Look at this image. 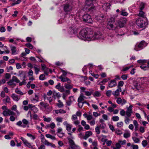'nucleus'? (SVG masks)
<instances>
[{
  "label": "nucleus",
  "mask_w": 149,
  "mask_h": 149,
  "mask_svg": "<svg viewBox=\"0 0 149 149\" xmlns=\"http://www.w3.org/2000/svg\"><path fill=\"white\" fill-rule=\"evenodd\" d=\"M15 92L21 95H23L24 94L18 88H17L15 89Z\"/></svg>",
  "instance_id": "42"
},
{
  "label": "nucleus",
  "mask_w": 149,
  "mask_h": 149,
  "mask_svg": "<svg viewBox=\"0 0 149 149\" xmlns=\"http://www.w3.org/2000/svg\"><path fill=\"white\" fill-rule=\"evenodd\" d=\"M115 19L113 17H111L107 25V28L109 30H113L114 27V24H115Z\"/></svg>",
  "instance_id": "8"
},
{
  "label": "nucleus",
  "mask_w": 149,
  "mask_h": 149,
  "mask_svg": "<svg viewBox=\"0 0 149 149\" xmlns=\"http://www.w3.org/2000/svg\"><path fill=\"white\" fill-rule=\"evenodd\" d=\"M128 77L127 74H123L121 76V78L123 80H125L127 79Z\"/></svg>",
  "instance_id": "49"
},
{
  "label": "nucleus",
  "mask_w": 149,
  "mask_h": 149,
  "mask_svg": "<svg viewBox=\"0 0 149 149\" xmlns=\"http://www.w3.org/2000/svg\"><path fill=\"white\" fill-rule=\"evenodd\" d=\"M21 140L23 141L24 144L25 145L29 148H31L32 147V146L31 143L28 142L27 140L24 139L23 137H21L20 138Z\"/></svg>",
  "instance_id": "16"
},
{
  "label": "nucleus",
  "mask_w": 149,
  "mask_h": 149,
  "mask_svg": "<svg viewBox=\"0 0 149 149\" xmlns=\"http://www.w3.org/2000/svg\"><path fill=\"white\" fill-rule=\"evenodd\" d=\"M90 40H101L104 39V37L102 33L99 31L93 32L90 31Z\"/></svg>",
  "instance_id": "3"
},
{
  "label": "nucleus",
  "mask_w": 149,
  "mask_h": 149,
  "mask_svg": "<svg viewBox=\"0 0 149 149\" xmlns=\"http://www.w3.org/2000/svg\"><path fill=\"white\" fill-rule=\"evenodd\" d=\"M72 127V125L69 124L66 127V129L68 132H71Z\"/></svg>",
  "instance_id": "44"
},
{
  "label": "nucleus",
  "mask_w": 149,
  "mask_h": 149,
  "mask_svg": "<svg viewBox=\"0 0 149 149\" xmlns=\"http://www.w3.org/2000/svg\"><path fill=\"white\" fill-rule=\"evenodd\" d=\"M67 139L69 141V143H70V145L71 148L73 149H75L76 148L78 147V146L76 145L75 144L74 141L72 140L73 139L72 136H71L70 137H68Z\"/></svg>",
  "instance_id": "11"
},
{
  "label": "nucleus",
  "mask_w": 149,
  "mask_h": 149,
  "mask_svg": "<svg viewBox=\"0 0 149 149\" xmlns=\"http://www.w3.org/2000/svg\"><path fill=\"white\" fill-rule=\"evenodd\" d=\"M11 97L13 100L16 101H18L19 99V98L18 97L17 95H16L15 94H12L11 95Z\"/></svg>",
  "instance_id": "28"
},
{
  "label": "nucleus",
  "mask_w": 149,
  "mask_h": 149,
  "mask_svg": "<svg viewBox=\"0 0 149 149\" xmlns=\"http://www.w3.org/2000/svg\"><path fill=\"white\" fill-rule=\"evenodd\" d=\"M122 100L121 98L120 97L118 98L116 100V102L118 104H121L122 103Z\"/></svg>",
  "instance_id": "55"
},
{
  "label": "nucleus",
  "mask_w": 149,
  "mask_h": 149,
  "mask_svg": "<svg viewBox=\"0 0 149 149\" xmlns=\"http://www.w3.org/2000/svg\"><path fill=\"white\" fill-rule=\"evenodd\" d=\"M76 16L77 17H74V19L77 23L75 24H72V21H71L70 22L68 23H69V25L70 24H72L71 26L69 27V29H68V36L70 38L74 37L77 33V30L78 28L77 27L78 23H79V18L81 15L80 13L79 12L76 13Z\"/></svg>",
  "instance_id": "1"
},
{
  "label": "nucleus",
  "mask_w": 149,
  "mask_h": 149,
  "mask_svg": "<svg viewBox=\"0 0 149 149\" xmlns=\"http://www.w3.org/2000/svg\"><path fill=\"white\" fill-rule=\"evenodd\" d=\"M120 15L123 16H127L128 15V13L126 11L125 9L121 8L120 12Z\"/></svg>",
  "instance_id": "23"
},
{
  "label": "nucleus",
  "mask_w": 149,
  "mask_h": 149,
  "mask_svg": "<svg viewBox=\"0 0 149 149\" xmlns=\"http://www.w3.org/2000/svg\"><path fill=\"white\" fill-rule=\"evenodd\" d=\"M139 131L141 133H143L145 131L144 128L142 126L140 127H139Z\"/></svg>",
  "instance_id": "61"
},
{
  "label": "nucleus",
  "mask_w": 149,
  "mask_h": 149,
  "mask_svg": "<svg viewBox=\"0 0 149 149\" xmlns=\"http://www.w3.org/2000/svg\"><path fill=\"white\" fill-rule=\"evenodd\" d=\"M104 15L102 16L101 17H96V19L99 22H102L103 18H104Z\"/></svg>",
  "instance_id": "37"
},
{
  "label": "nucleus",
  "mask_w": 149,
  "mask_h": 149,
  "mask_svg": "<svg viewBox=\"0 0 149 149\" xmlns=\"http://www.w3.org/2000/svg\"><path fill=\"white\" fill-rule=\"evenodd\" d=\"M100 127L99 126H97L95 128V131L97 134H99L100 133Z\"/></svg>",
  "instance_id": "51"
},
{
  "label": "nucleus",
  "mask_w": 149,
  "mask_h": 149,
  "mask_svg": "<svg viewBox=\"0 0 149 149\" xmlns=\"http://www.w3.org/2000/svg\"><path fill=\"white\" fill-rule=\"evenodd\" d=\"M118 143H120V144L122 145H124L125 144L126 142V141L125 140H123V141H118Z\"/></svg>",
  "instance_id": "58"
},
{
  "label": "nucleus",
  "mask_w": 149,
  "mask_h": 149,
  "mask_svg": "<svg viewBox=\"0 0 149 149\" xmlns=\"http://www.w3.org/2000/svg\"><path fill=\"white\" fill-rule=\"evenodd\" d=\"M58 102H59V103L57 104V106L59 108H62L63 106V104L62 102H61L60 100L58 101Z\"/></svg>",
  "instance_id": "46"
},
{
  "label": "nucleus",
  "mask_w": 149,
  "mask_h": 149,
  "mask_svg": "<svg viewBox=\"0 0 149 149\" xmlns=\"http://www.w3.org/2000/svg\"><path fill=\"white\" fill-rule=\"evenodd\" d=\"M84 96L82 94H81L80 96L78 98V103L82 102H81L84 100Z\"/></svg>",
  "instance_id": "29"
},
{
  "label": "nucleus",
  "mask_w": 149,
  "mask_h": 149,
  "mask_svg": "<svg viewBox=\"0 0 149 149\" xmlns=\"http://www.w3.org/2000/svg\"><path fill=\"white\" fill-rule=\"evenodd\" d=\"M52 107L49 106L44 110L45 112L47 113H49L50 112L52 111Z\"/></svg>",
  "instance_id": "30"
},
{
  "label": "nucleus",
  "mask_w": 149,
  "mask_h": 149,
  "mask_svg": "<svg viewBox=\"0 0 149 149\" xmlns=\"http://www.w3.org/2000/svg\"><path fill=\"white\" fill-rule=\"evenodd\" d=\"M93 133L91 131H87L85 132V134L83 137V139L86 140L89 137L92 135Z\"/></svg>",
  "instance_id": "18"
},
{
  "label": "nucleus",
  "mask_w": 149,
  "mask_h": 149,
  "mask_svg": "<svg viewBox=\"0 0 149 149\" xmlns=\"http://www.w3.org/2000/svg\"><path fill=\"white\" fill-rule=\"evenodd\" d=\"M130 132H127L124 134L123 136L125 138H127L130 137Z\"/></svg>",
  "instance_id": "43"
},
{
  "label": "nucleus",
  "mask_w": 149,
  "mask_h": 149,
  "mask_svg": "<svg viewBox=\"0 0 149 149\" xmlns=\"http://www.w3.org/2000/svg\"><path fill=\"white\" fill-rule=\"evenodd\" d=\"M31 110L33 111L34 113H37L38 112V109L35 106L32 107Z\"/></svg>",
  "instance_id": "39"
},
{
  "label": "nucleus",
  "mask_w": 149,
  "mask_h": 149,
  "mask_svg": "<svg viewBox=\"0 0 149 149\" xmlns=\"http://www.w3.org/2000/svg\"><path fill=\"white\" fill-rule=\"evenodd\" d=\"M26 47L29 48L30 49H32L33 48L32 45L30 43H27L26 44Z\"/></svg>",
  "instance_id": "52"
},
{
  "label": "nucleus",
  "mask_w": 149,
  "mask_h": 149,
  "mask_svg": "<svg viewBox=\"0 0 149 149\" xmlns=\"http://www.w3.org/2000/svg\"><path fill=\"white\" fill-rule=\"evenodd\" d=\"M43 118L44 121L47 122H49L51 120L50 118H46L45 116H43Z\"/></svg>",
  "instance_id": "45"
},
{
  "label": "nucleus",
  "mask_w": 149,
  "mask_h": 149,
  "mask_svg": "<svg viewBox=\"0 0 149 149\" xmlns=\"http://www.w3.org/2000/svg\"><path fill=\"white\" fill-rule=\"evenodd\" d=\"M45 136L47 138L51 139L52 140H55L56 139V138L54 136H52L50 134H47Z\"/></svg>",
  "instance_id": "34"
},
{
  "label": "nucleus",
  "mask_w": 149,
  "mask_h": 149,
  "mask_svg": "<svg viewBox=\"0 0 149 149\" xmlns=\"http://www.w3.org/2000/svg\"><path fill=\"white\" fill-rule=\"evenodd\" d=\"M111 5L109 3H104L102 6L103 10L104 11H107V10L110 8Z\"/></svg>",
  "instance_id": "19"
},
{
  "label": "nucleus",
  "mask_w": 149,
  "mask_h": 149,
  "mask_svg": "<svg viewBox=\"0 0 149 149\" xmlns=\"http://www.w3.org/2000/svg\"><path fill=\"white\" fill-rule=\"evenodd\" d=\"M33 71L32 70H29L28 72V77L29 76H32L33 75Z\"/></svg>",
  "instance_id": "54"
},
{
  "label": "nucleus",
  "mask_w": 149,
  "mask_h": 149,
  "mask_svg": "<svg viewBox=\"0 0 149 149\" xmlns=\"http://www.w3.org/2000/svg\"><path fill=\"white\" fill-rule=\"evenodd\" d=\"M106 127V125L104 123H101L99 127L101 129H104Z\"/></svg>",
  "instance_id": "57"
},
{
  "label": "nucleus",
  "mask_w": 149,
  "mask_h": 149,
  "mask_svg": "<svg viewBox=\"0 0 149 149\" xmlns=\"http://www.w3.org/2000/svg\"><path fill=\"white\" fill-rule=\"evenodd\" d=\"M20 81L17 78V77L15 76H13L12 79L7 82V83L9 85L11 86L15 85L14 82L17 83H19Z\"/></svg>",
  "instance_id": "12"
},
{
  "label": "nucleus",
  "mask_w": 149,
  "mask_h": 149,
  "mask_svg": "<svg viewBox=\"0 0 149 149\" xmlns=\"http://www.w3.org/2000/svg\"><path fill=\"white\" fill-rule=\"evenodd\" d=\"M33 68L34 69L35 73L36 74H38L40 70V68L37 65H35L34 66Z\"/></svg>",
  "instance_id": "26"
},
{
  "label": "nucleus",
  "mask_w": 149,
  "mask_h": 149,
  "mask_svg": "<svg viewBox=\"0 0 149 149\" xmlns=\"http://www.w3.org/2000/svg\"><path fill=\"white\" fill-rule=\"evenodd\" d=\"M146 22V18H139L136 19V23L139 27L143 28L145 27L148 24Z\"/></svg>",
  "instance_id": "5"
},
{
  "label": "nucleus",
  "mask_w": 149,
  "mask_h": 149,
  "mask_svg": "<svg viewBox=\"0 0 149 149\" xmlns=\"http://www.w3.org/2000/svg\"><path fill=\"white\" fill-rule=\"evenodd\" d=\"M10 48L12 52V55H15L17 54V48L15 47L12 45H11L10 46Z\"/></svg>",
  "instance_id": "20"
},
{
  "label": "nucleus",
  "mask_w": 149,
  "mask_h": 149,
  "mask_svg": "<svg viewBox=\"0 0 149 149\" xmlns=\"http://www.w3.org/2000/svg\"><path fill=\"white\" fill-rule=\"evenodd\" d=\"M137 62L139 63H141L142 64L140 66L141 68L144 70H146L148 69V67L147 65H145V63L147 62V60H139L137 61Z\"/></svg>",
  "instance_id": "10"
},
{
  "label": "nucleus",
  "mask_w": 149,
  "mask_h": 149,
  "mask_svg": "<svg viewBox=\"0 0 149 149\" xmlns=\"http://www.w3.org/2000/svg\"><path fill=\"white\" fill-rule=\"evenodd\" d=\"M64 77L61 76L59 77L58 78L61 79V81L63 82L68 81V83H70L71 82L70 80L68 78Z\"/></svg>",
  "instance_id": "17"
},
{
  "label": "nucleus",
  "mask_w": 149,
  "mask_h": 149,
  "mask_svg": "<svg viewBox=\"0 0 149 149\" xmlns=\"http://www.w3.org/2000/svg\"><path fill=\"white\" fill-rule=\"evenodd\" d=\"M61 71L63 72V74L61 75L62 76H65L67 75V72L63 69H61Z\"/></svg>",
  "instance_id": "60"
},
{
  "label": "nucleus",
  "mask_w": 149,
  "mask_h": 149,
  "mask_svg": "<svg viewBox=\"0 0 149 149\" xmlns=\"http://www.w3.org/2000/svg\"><path fill=\"white\" fill-rule=\"evenodd\" d=\"M116 85V82L115 80H112L110 81L109 86L110 87L112 88L115 86Z\"/></svg>",
  "instance_id": "24"
},
{
  "label": "nucleus",
  "mask_w": 149,
  "mask_h": 149,
  "mask_svg": "<svg viewBox=\"0 0 149 149\" xmlns=\"http://www.w3.org/2000/svg\"><path fill=\"white\" fill-rule=\"evenodd\" d=\"M90 31H88L85 29H83L79 33L78 37L80 39L84 40H90Z\"/></svg>",
  "instance_id": "4"
},
{
  "label": "nucleus",
  "mask_w": 149,
  "mask_h": 149,
  "mask_svg": "<svg viewBox=\"0 0 149 149\" xmlns=\"http://www.w3.org/2000/svg\"><path fill=\"white\" fill-rule=\"evenodd\" d=\"M8 116H14L15 113L10 109H7Z\"/></svg>",
  "instance_id": "32"
},
{
  "label": "nucleus",
  "mask_w": 149,
  "mask_h": 149,
  "mask_svg": "<svg viewBox=\"0 0 149 149\" xmlns=\"http://www.w3.org/2000/svg\"><path fill=\"white\" fill-rule=\"evenodd\" d=\"M132 113V112H131L130 111H126L125 112V113L126 116L128 118L130 117L131 116V113Z\"/></svg>",
  "instance_id": "47"
},
{
  "label": "nucleus",
  "mask_w": 149,
  "mask_h": 149,
  "mask_svg": "<svg viewBox=\"0 0 149 149\" xmlns=\"http://www.w3.org/2000/svg\"><path fill=\"white\" fill-rule=\"evenodd\" d=\"M22 122L23 123V125H24L26 127V125L28 124V121L25 119H22Z\"/></svg>",
  "instance_id": "36"
},
{
  "label": "nucleus",
  "mask_w": 149,
  "mask_h": 149,
  "mask_svg": "<svg viewBox=\"0 0 149 149\" xmlns=\"http://www.w3.org/2000/svg\"><path fill=\"white\" fill-rule=\"evenodd\" d=\"M93 91L92 95L94 97H99L101 95V93L98 91H95L94 93H93Z\"/></svg>",
  "instance_id": "27"
},
{
  "label": "nucleus",
  "mask_w": 149,
  "mask_h": 149,
  "mask_svg": "<svg viewBox=\"0 0 149 149\" xmlns=\"http://www.w3.org/2000/svg\"><path fill=\"white\" fill-rule=\"evenodd\" d=\"M72 8V6L68 3H67L65 5L64 7V10L65 12H68V13L65 14L63 22H62L61 23L65 22L69 23L71 21H72L73 20L72 18H73V16L74 17H77L76 16V14L75 15H73L72 13L70 12Z\"/></svg>",
  "instance_id": "2"
},
{
  "label": "nucleus",
  "mask_w": 149,
  "mask_h": 149,
  "mask_svg": "<svg viewBox=\"0 0 149 149\" xmlns=\"http://www.w3.org/2000/svg\"><path fill=\"white\" fill-rule=\"evenodd\" d=\"M41 142L45 145L47 146H50L52 148H55V145L52 143L49 142L47 141L44 138H41Z\"/></svg>",
  "instance_id": "14"
},
{
  "label": "nucleus",
  "mask_w": 149,
  "mask_h": 149,
  "mask_svg": "<svg viewBox=\"0 0 149 149\" xmlns=\"http://www.w3.org/2000/svg\"><path fill=\"white\" fill-rule=\"evenodd\" d=\"M64 86L66 89H72L73 87V86L72 85L66 83L64 84Z\"/></svg>",
  "instance_id": "33"
},
{
  "label": "nucleus",
  "mask_w": 149,
  "mask_h": 149,
  "mask_svg": "<svg viewBox=\"0 0 149 149\" xmlns=\"http://www.w3.org/2000/svg\"><path fill=\"white\" fill-rule=\"evenodd\" d=\"M63 118L61 117H58L56 118V121L58 122L61 123L63 121Z\"/></svg>",
  "instance_id": "62"
},
{
  "label": "nucleus",
  "mask_w": 149,
  "mask_h": 149,
  "mask_svg": "<svg viewBox=\"0 0 149 149\" xmlns=\"http://www.w3.org/2000/svg\"><path fill=\"white\" fill-rule=\"evenodd\" d=\"M83 21L85 22L91 23L93 22V20L91 16L88 14L86 13L82 16Z\"/></svg>",
  "instance_id": "9"
},
{
  "label": "nucleus",
  "mask_w": 149,
  "mask_h": 149,
  "mask_svg": "<svg viewBox=\"0 0 149 149\" xmlns=\"http://www.w3.org/2000/svg\"><path fill=\"white\" fill-rule=\"evenodd\" d=\"M21 2V0H17L14 3H12L11 4V6H13L16 4L19 3Z\"/></svg>",
  "instance_id": "50"
},
{
  "label": "nucleus",
  "mask_w": 149,
  "mask_h": 149,
  "mask_svg": "<svg viewBox=\"0 0 149 149\" xmlns=\"http://www.w3.org/2000/svg\"><path fill=\"white\" fill-rule=\"evenodd\" d=\"M6 101V103H10V99L9 97L8 96H6L5 99Z\"/></svg>",
  "instance_id": "59"
},
{
  "label": "nucleus",
  "mask_w": 149,
  "mask_h": 149,
  "mask_svg": "<svg viewBox=\"0 0 149 149\" xmlns=\"http://www.w3.org/2000/svg\"><path fill=\"white\" fill-rule=\"evenodd\" d=\"M112 93V91L111 90H108L106 92V95L108 97H110Z\"/></svg>",
  "instance_id": "56"
},
{
  "label": "nucleus",
  "mask_w": 149,
  "mask_h": 149,
  "mask_svg": "<svg viewBox=\"0 0 149 149\" xmlns=\"http://www.w3.org/2000/svg\"><path fill=\"white\" fill-rule=\"evenodd\" d=\"M26 135L29 137H30L31 139H33V140H34L36 138L32 134L30 133H27L26 134Z\"/></svg>",
  "instance_id": "38"
},
{
  "label": "nucleus",
  "mask_w": 149,
  "mask_h": 149,
  "mask_svg": "<svg viewBox=\"0 0 149 149\" xmlns=\"http://www.w3.org/2000/svg\"><path fill=\"white\" fill-rule=\"evenodd\" d=\"M132 139L134 142L136 143H138L139 141V139L136 137H132Z\"/></svg>",
  "instance_id": "53"
},
{
  "label": "nucleus",
  "mask_w": 149,
  "mask_h": 149,
  "mask_svg": "<svg viewBox=\"0 0 149 149\" xmlns=\"http://www.w3.org/2000/svg\"><path fill=\"white\" fill-rule=\"evenodd\" d=\"M44 99L45 100H47L49 101L50 104H51V102L52 101L53 97L50 96L47 97L46 95H44L43 96Z\"/></svg>",
  "instance_id": "22"
},
{
  "label": "nucleus",
  "mask_w": 149,
  "mask_h": 149,
  "mask_svg": "<svg viewBox=\"0 0 149 149\" xmlns=\"http://www.w3.org/2000/svg\"><path fill=\"white\" fill-rule=\"evenodd\" d=\"M112 119L114 121H117L119 120V118L118 116H114L112 118Z\"/></svg>",
  "instance_id": "40"
},
{
  "label": "nucleus",
  "mask_w": 149,
  "mask_h": 149,
  "mask_svg": "<svg viewBox=\"0 0 149 149\" xmlns=\"http://www.w3.org/2000/svg\"><path fill=\"white\" fill-rule=\"evenodd\" d=\"M122 91L121 88H118L117 90L112 92L113 95L114 96H118L119 95L120 92Z\"/></svg>",
  "instance_id": "21"
},
{
  "label": "nucleus",
  "mask_w": 149,
  "mask_h": 149,
  "mask_svg": "<svg viewBox=\"0 0 149 149\" xmlns=\"http://www.w3.org/2000/svg\"><path fill=\"white\" fill-rule=\"evenodd\" d=\"M147 43L144 41L142 40L139 44H136L134 49L137 51L140 50L145 47L147 45Z\"/></svg>",
  "instance_id": "6"
},
{
  "label": "nucleus",
  "mask_w": 149,
  "mask_h": 149,
  "mask_svg": "<svg viewBox=\"0 0 149 149\" xmlns=\"http://www.w3.org/2000/svg\"><path fill=\"white\" fill-rule=\"evenodd\" d=\"M77 117L75 114H74L72 116L71 119L73 121V123L75 125H77L80 123V121L77 120Z\"/></svg>",
  "instance_id": "15"
},
{
  "label": "nucleus",
  "mask_w": 149,
  "mask_h": 149,
  "mask_svg": "<svg viewBox=\"0 0 149 149\" xmlns=\"http://www.w3.org/2000/svg\"><path fill=\"white\" fill-rule=\"evenodd\" d=\"M134 87L137 90H139L141 88V86L140 84L136 81H135L134 83Z\"/></svg>",
  "instance_id": "25"
},
{
  "label": "nucleus",
  "mask_w": 149,
  "mask_h": 149,
  "mask_svg": "<svg viewBox=\"0 0 149 149\" xmlns=\"http://www.w3.org/2000/svg\"><path fill=\"white\" fill-rule=\"evenodd\" d=\"M49 126L51 129H53L55 127V125L54 123L52 122L50 124V125Z\"/></svg>",
  "instance_id": "63"
},
{
  "label": "nucleus",
  "mask_w": 149,
  "mask_h": 149,
  "mask_svg": "<svg viewBox=\"0 0 149 149\" xmlns=\"http://www.w3.org/2000/svg\"><path fill=\"white\" fill-rule=\"evenodd\" d=\"M90 92L87 91H84L85 95H86L89 96L91 95H92L93 91H94L92 89H90Z\"/></svg>",
  "instance_id": "31"
},
{
  "label": "nucleus",
  "mask_w": 149,
  "mask_h": 149,
  "mask_svg": "<svg viewBox=\"0 0 149 149\" xmlns=\"http://www.w3.org/2000/svg\"><path fill=\"white\" fill-rule=\"evenodd\" d=\"M144 3L142 2L139 3V5L138 8L139 10L138 15L141 17V18H146L145 17L146 15L145 13L142 11L144 8Z\"/></svg>",
  "instance_id": "7"
},
{
  "label": "nucleus",
  "mask_w": 149,
  "mask_h": 149,
  "mask_svg": "<svg viewBox=\"0 0 149 149\" xmlns=\"http://www.w3.org/2000/svg\"><path fill=\"white\" fill-rule=\"evenodd\" d=\"M127 19L126 18L121 17L118 21V23L120 27H123L125 24Z\"/></svg>",
  "instance_id": "13"
},
{
  "label": "nucleus",
  "mask_w": 149,
  "mask_h": 149,
  "mask_svg": "<svg viewBox=\"0 0 149 149\" xmlns=\"http://www.w3.org/2000/svg\"><path fill=\"white\" fill-rule=\"evenodd\" d=\"M148 144V143L146 140H143L142 142V144L143 146L145 147Z\"/></svg>",
  "instance_id": "48"
},
{
  "label": "nucleus",
  "mask_w": 149,
  "mask_h": 149,
  "mask_svg": "<svg viewBox=\"0 0 149 149\" xmlns=\"http://www.w3.org/2000/svg\"><path fill=\"white\" fill-rule=\"evenodd\" d=\"M124 84V82L123 81H120L118 84V88H121V87L123 86Z\"/></svg>",
  "instance_id": "41"
},
{
  "label": "nucleus",
  "mask_w": 149,
  "mask_h": 149,
  "mask_svg": "<svg viewBox=\"0 0 149 149\" xmlns=\"http://www.w3.org/2000/svg\"><path fill=\"white\" fill-rule=\"evenodd\" d=\"M45 75L44 74H41L39 77V79L41 80H43L45 79Z\"/></svg>",
  "instance_id": "64"
},
{
  "label": "nucleus",
  "mask_w": 149,
  "mask_h": 149,
  "mask_svg": "<svg viewBox=\"0 0 149 149\" xmlns=\"http://www.w3.org/2000/svg\"><path fill=\"white\" fill-rule=\"evenodd\" d=\"M16 125L18 126L22 127L23 128L25 127V126H24V125H23L22 124V122L20 120H19L18 122L16 123Z\"/></svg>",
  "instance_id": "35"
}]
</instances>
